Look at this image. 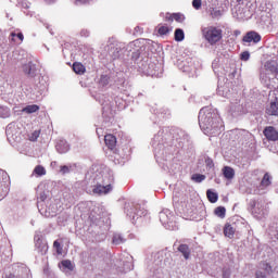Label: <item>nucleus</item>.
I'll return each mask as SVG.
<instances>
[{
  "instance_id": "34",
  "label": "nucleus",
  "mask_w": 278,
  "mask_h": 278,
  "mask_svg": "<svg viewBox=\"0 0 278 278\" xmlns=\"http://www.w3.org/2000/svg\"><path fill=\"white\" fill-rule=\"evenodd\" d=\"M192 7L194 8V10H201V0H193Z\"/></svg>"
},
{
  "instance_id": "35",
  "label": "nucleus",
  "mask_w": 278,
  "mask_h": 278,
  "mask_svg": "<svg viewBox=\"0 0 278 278\" xmlns=\"http://www.w3.org/2000/svg\"><path fill=\"white\" fill-rule=\"evenodd\" d=\"M60 172L62 173V175H66L67 173H71V168H68V166L63 165L60 167Z\"/></svg>"
},
{
  "instance_id": "9",
  "label": "nucleus",
  "mask_w": 278,
  "mask_h": 278,
  "mask_svg": "<svg viewBox=\"0 0 278 278\" xmlns=\"http://www.w3.org/2000/svg\"><path fill=\"white\" fill-rule=\"evenodd\" d=\"M8 180H5L3 174L0 172V197H5L8 194Z\"/></svg>"
},
{
  "instance_id": "17",
  "label": "nucleus",
  "mask_w": 278,
  "mask_h": 278,
  "mask_svg": "<svg viewBox=\"0 0 278 278\" xmlns=\"http://www.w3.org/2000/svg\"><path fill=\"white\" fill-rule=\"evenodd\" d=\"M38 110H40V106H38V104H30L25 106L22 112H24L25 114H34L36 112H38Z\"/></svg>"
},
{
  "instance_id": "10",
  "label": "nucleus",
  "mask_w": 278,
  "mask_h": 278,
  "mask_svg": "<svg viewBox=\"0 0 278 278\" xmlns=\"http://www.w3.org/2000/svg\"><path fill=\"white\" fill-rule=\"evenodd\" d=\"M112 191V185L101 186L98 185L93 188L94 194H108V192Z\"/></svg>"
},
{
  "instance_id": "12",
  "label": "nucleus",
  "mask_w": 278,
  "mask_h": 278,
  "mask_svg": "<svg viewBox=\"0 0 278 278\" xmlns=\"http://www.w3.org/2000/svg\"><path fill=\"white\" fill-rule=\"evenodd\" d=\"M178 251H179V253L182 254L185 260H190L191 251H190V247H188V244H180L178 247Z\"/></svg>"
},
{
  "instance_id": "38",
  "label": "nucleus",
  "mask_w": 278,
  "mask_h": 278,
  "mask_svg": "<svg viewBox=\"0 0 278 278\" xmlns=\"http://www.w3.org/2000/svg\"><path fill=\"white\" fill-rule=\"evenodd\" d=\"M267 275L268 274L266 271H261V270L256 271L255 274L256 278H266Z\"/></svg>"
},
{
  "instance_id": "42",
  "label": "nucleus",
  "mask_w": 278,
  "mask_h": 278,
  "mask_svg": "<svg viewBox=\"0 0 278 278\" xmlns=\"http://www.w3.org/2000/svg\"><path fill=\"white\" fill-rule=\"evenodd\" d=\"M5 278H16L14 274H9Z\"/></svg>"
},
{
  "instance_id": "3",
  "label": "nucleus",
  "mask_w": 278,
  "mask_h": 278,
  "mask_svg": "<svg viewBox=\"0 0 278 278\" xmlns=\"http://www.w3.org/2000/svg\"><path fill=\"white\" fill-rule=\"evenodd\" d=\"M261 41H262V35H260L255 30L248 31L245 36H243L242 38V42L248 45H251V42L253 45H257V42H261Z\"/></svg>"
},
{
  "instance_id": "31",
  "label": "nucleus",
  "mask_w": 278,
  "mask_h": 278,
  "mask_svg": "<svg viewBox=\"0 0 278 278\" xmlns=\"http://www.w3.org/2000/svg\"><path fill=\"white\" fill-rule=\"evenodd\" d=\"M159 34L160 36H166V34H168V31H170V28H168V26L163 25L159 27Z\"/></svg>"
},
{
  "instance_id": "16",
  "label": "nucleus",
  "mask_w": 278,
  "mask_h": 278,
  "mask_svg": "<svg viewBox=\"0 0 278 278\" xmlns=\"http://www.w3.org/2000/svg\"><path fill=\"white\" fill-rule=\"evenodd\" d=\"M73 71L76 75H84V73H86V66L79 62H75L73 64Z\"/></svg>"
},
{
  "instance_id": "22",
  "label": "nucleus",
  "mask_w": 278,
  "mask_h": 278,
  "mask_svg": "<svg viewBox=\"0 0 278 278\" xmlns=\"http://www.w3.org/2000/svg\"><path fill=\"white\" fill-rule=\"evenodd\" d=\"M191 179L195 184H201L202 181H205V175H203V174H193L191 176Z\"/></svg>"
},
{
  "instance_id": "21",
  "label": "nucleus",
  "mask_w": 278,
  "mask_h": 278,
  "mask_svg": "<svg viewBox=\"0 0 278 278\" xmlns=\"http://www.w3.org/2000/svg\"><path fill=\"white\" fill-rule=\"evenodd\" d=\"M214 214H215V216H218V218H225V216L227 214V208H225V206H217L214 210Z\"/></svg>"
},
{
  "instance_id": "1",
  "label": "nucleus",
  "mask_w": 278,
  "mask_h": 278,
  "mask_svg": "<svg viewBox=\"0 0 278 278\" xmlns=\"http://www.w3.org/2000/svg\"><path fill=\"white\" fill-rule=\"evenodd\" d=\"M202 36L208 45H216L223 40V29L216 26H207L202 28Z\"/></svg>"
},
{
  "instance_id": "26",
  "label": "nucleus",
  "mask_w": 278,
  "mask_h": 278,
  "mask_svg": "<svg viewBox=\"0 0 278 278\" xmlns=\"http://www.w3.org/2000/svg\"><path fill=\"white\" fill-rule=\"evenodd\" d=\"M173 16L176 23H184V21H186V15H184L182 13H173Z\"/></svg>"
},
{
  "instance_id": "2",
  "label": "nucleus",
  "mask_w": 278,
  "mask_h": 278,
  "mask_svg": "<svg viewBox=\"0 0 278 278\" xmlns=\"http://www.w3.org/2000/svg\"><path fill=\"white\" fill-rule=\"evenodd\" d=\"M199 123L200 127L207 131H217V129H220V119L212 117L211 113H208V115H200Z\"/></svg>"
},
{
  "instance_id": "13",
  "label": "nucleus",
  "mask_w": 278,
  "mask_h": 278,
  "mask_svg": "<svg viewBox=\"0 0 278 278\" xmlns=\"http://www.w3.org/2000/svg\"><path fill=\"white\" fill-rule=\"evenodd\" d=\"M56 151L59 153H68V151H71V146H68V142L66 141H60L56 144Z\"/></svg>"
},
{
  "instance_id": "15",
  "label": "nucleus",
  "mask_w": 278,
  "mask_h": 278,
  "mask_svg": "<svg viewBox=\"0 0 278 278\" xmlns=\"http://www.w3.org/2000/svg\"><path fill=\"white\" fill-rule=\"evenodd\" d=\"M265 71H268L269 73H278L277 63L275 61H267L264 65Z\"/></svg>"
},
{
  "instance_id": "28",
  "label": "nucleus",
  "mask_w": 278,
  "mask_h": 278,
  "mask_svg": "<svg viewBox=\"0 0 278 278\" xmlns=\"http://www.w3.org/2000/svg\"><path fill=\"white\" fill-rule=\"evenodd\" d=\"M112 242L113 244H123V242H125V239L121 235H114Z\"/></svg>"
},
{
  "instance_id": "40",
  "label": "nucleus",
  "mask_w": 278,
  "mask_h": 278,
  "mask_svg": "<svg viewBox=\"0 0 278 278\" xmlns=\"http://www.w3.org/2000/svg\"><path fill=\"white\" fill-rule=\"evenodd\" d=\"M88 1L90 0H76V5H79V3L80 5H84L85 3H88Z\"/></svg>"
},
{
  "instance_id": "7",
  "label": "nucleus",
  "mask_w": 278,
  "mask_h": 278,
  "mask_svg": "<svg viewBox=\"0 0 278 278\" xmlns=\"http://www.w3.org/2000/svg\"><path fill=\"white\" fill-rule=\"evenodd\" d=\"M35 247L41 255H46L47 251H49V245L47 242L42 241L40 237H38L35 241Z\"/></svg>"
},
{
  "instance_id": "11",
  "label": "nucleus",
  "mask_w": 278,
  "mask_h": 278,
  "mask_svg": "<svg viewBox=\"0 0 278 278\" xmlns=\"http://www.w3.org/2000/svg\"><path fill=\"white\" fill-rule=\"evenodd\" d=\"M223 175L226 179H233V177H236V170L233 169V167H229V166H225L223 168Z\"/></svg>"
},
{
  "instance_id": "24",
  "label": "nucleus",
  "mask_w": 278,
  "mask_h": 278,
  "mask_svg": "<svg viewBox=\"0 0 278 278\" xmlns=\"http://www.w3.org/2000/svg\"><path fill=\"white\" fill-rule=\"evenodd\" d=\"M261 268H262L263 270H265V273H266L267 275H270V273H273V266H271L270 264H268L267 262L261 263Z\"/></svg>"
},
{
  "instance_id": "30",
  "label": "nucleus",
  "mask_w": 278,
  "mask_h": 278,
  "mask_svg": "<svg viewBox=\"0 0 278 278\" xmlns=\"http://www.w3.org/2000/svg\"><path fill=\"white\" fill-rule=\"evenodd\" d=\"M210 14L212 18H218V16H222L223 13L220 12V10L212 8L210 9Z\"/></svg>"
},
{
  "instance_id": "8",
  "label": "nucleus",
  "mask_w": 278,
  "mask_h": 278,
  "mask_svg": "<svg viewBox=\"0 0 278 278\" xmlns=\"http://www.w3.org/2000/svg\"><path fill=\"white\" fill-rule=\"evenodd\" d=\"M104 142L105 146L108 147V149H110L111 151H113V149H116V136L112 135V134H108L104 136Z\"/></svg>"
},
{
  "instance_id": "32",
  "label": "nucleus",
  "mask_w": 278,
  "mask_h": 278,
  "mask_svg": "<svg viewBox=\"0 0 278 278\" xmlns=\"http://www.w3.org/2000/svg\"><path fill=\"white\" fill-rule=\"evenodd\" d=\"M63 268H67L68 270H73V263L71 261L65 260L61 262Z\"/></svg>"
},
{
  "instance_id": "39",
  "label": "nucleus",
  "mask_w": 278,
  "mask_h": 278,
  "mask_svg": "<svg viewBox=\"0 0 278 278\" xmlns=\"http://www.w3.org/2000/svg\"><path fill=\"white\" fill-rule=\"evenodd\" d=\"M165 21H166V22H169V23H173V21H174L173 13H172V14H170V13H166V15H165Z\"/></svg>"
},
{
  "instance_id": "36",
  "label": "nucleus",
  "mask_w": 278,
  "mask_h": 278,
  "mask_svg": "<svg viewBox=\"0 0 278 278\" xmlns=\"http://www.w3.org/2000/svg\"><path fill=\"white\" fill-rule=\"evenodd\" d=\"M5 116H8V110H5L3 106H0V117L5 118Z\"/></svg>"
},
{
  "instance_id": "37",
  "label": "nucleus",
  "mask_w": 278,
  "mask_h": 278,
  "mask_svg": "<svg viewBox=\"0 0 278 278\" xmlns=\"http://www.w3.org/2000/svg\"><path fill=\"white\" fill-rule=\"evenodd\" d=\"M250 58L251 54L249 52L245 51L241 53V60H243L244 62H247Z\"/></svg>"
},
{
  "instance_id": "41",
  "label": "nucleus",
  "mask_w": 278,
  "mask_h": 278,
  "mask_svg": "<svg viewBox=\"0 0 278 278\" xmlns=\"http://www.w3.org/2000/svg\"><path fill=\"white\" fill-rule=\"evenodd\" d=\"M47 194L45 192L40 193V201H46Z\"/></svg>"
},
{
  "instance_id": "25",
  "label": "nucleus",
  "mask_w": 278,
  "mask_h": 278,
  "mask_svg": "<svg viewBox=\"0 0 278 278\" xmlns=\"http://www.w3.org/2000/svg\"><path fill=\"white\" fill-rule=\"evenodd\" d=\"M38 138H40V130H34L29 136H28V140L30 142H36V140H38Z\"/></svg>"
},
{
  "instance_id": "14",
  "label": "nucleus",
  "mask_w": 278,
  "mask_h": 278,
  "mask_svg": "<svg viewBox=\"0 0 278 278\" xmlns=\"http://www.w3.org/2000/svg\"><path fill=\"white\" fill-rule=\"evenodd\" d=\"M235 233H236V228H233L231 224H226L224 226V236H226V238H233Z\"/></svg>"
},
{
  "instance_id": "27",
  "label": "nucleus",
  "mask_w": 278,
  "mask_h": 278,
  "mask_svg": "<svg viewBox=\"0 0 278 278\" xmlns=\"http://www.w3.org/2000/svg\"><path fill=\"white\" fill-rule=\"evenodd\" d=\"M11 38L13 40V42H16V39L17 38L20 40V42H23V40L25 39V36H23V33H11Z\"/></svg>"
},
{
  "instance_id": "19",
  "label": "nucleus",
  "mask_w": 278,
  "mask_h": 278,
  "mask_svg": "<svg viewBox=\"0 0 278 278\" xmlns=\"http://www.w3.org/2000/svg\"><path fill=\"white\" fill-rule=\"evenodd\" d=\"M206 197L210 203H216L218 201V193L212 191V189L206 191Z\"/></svg>"
},
{
  "instance_id": "29",
  "label": "nucleus",
  "mask_w": 278,
  "mask_h": 278,
  "mask_svg": "<svg viewBox=\"0 0 278 278\" xmlns=\"http://www.w3.org/2000/svg\"><path fill=\"white\" fill-rule=\"evenodd\" d=\"M181 212L182 214H189L190 213V203H188V201H184L181 202Z\"/></svg>"
},
{
  "instance_id": "23",
  "label": "nucleus",
  "mask_w": 278,
  "mask_h": 278,
  "mask_svg": "<svg viewBox=\"0 0 278 278\" xmlns=\"http://www.w3.org/2000/svg\"><path fill=\"white\" fill-rule=\"evenodd\" d=\"M35 175H38L39 177H42V175H47V169L42 167V165H37L34 169Z\"/></svg>"
},
{
  "instance_id": "20",
  "label": "nucleus",
  "mask_w": 278,
  "mask_h": 278,
  "mask_svg": "<svg viewBox=\"0 0 278 278\" xmlns=\"http://www.w3.org/2000/svg\"><path fill=\"white\" fill-rule=\"evenodd\" d=\"M174 38L176 42H181L184 38H186V34L184 33V29L177 28L174 34Z\"/></svg>"
},
{
  "instance_id": "18",
  "label": "nucleus",
  "mask_w": 278,
  "mask_h": 278,
  "mask_svg": "<svg viewBox=\"0 0 278 278\" xmlns=\"http://www.w3.org/2000/svg\"><path fill=\"white\" fill-rule=\"evenodd\" d=\"M273 181H270V174L265 173L261 180V188H268Z\"/></svg>"
},
{
  "instance_id": "4",
  "label": "nucleus",
  "mask_w": 278,
  "mask_h": 278,
  "mask_svg": "<svg viewBox=\"0 0 278 278\" xmlns=\"http://www.w3.org/2000/svg\"><path fill=\"white\" fill-rule=\"evenodd\" d=\"M263 135L268 140V142H277L278 131L274 126H266L263 130Z\"/></svg>"
},
{
  "instance_id": "43",
  "label": "nucleus",
  "mask_w": 278,
  "mask_h": 278,
  "mask_svg": "<svg viewBox=\"0 0 278 278\" xmlns=\"http://www.w3.org/2000/svg\"><path fill=\"white\" fill-rule=\"evenodd\" d=\"M242 0H237V3H240Z\"/></svg>"
},
{
  "instance_id": "6",
  "label": "nucleus",
  "mask_w": 278,
  "mask_h": 278,
  "mask_svg": "<svg viewBox=\"0 0 278 278\" xmlns=\"http://www.w3.org/2000/svg\"><path fill=\"white\" fill-rule=\"evenodd\" d=\"M23 73H25L28 77H36V64L34 62H28L22 66Z\"/></svg>"
},
{
  "instance_id": "33",
  "label": "nucleus",
  "mask_w": 278,
  "mask_h": 278,
  "mask_svg": "<svg viewBox=\"0 0 278 278\" xmlns=\"http://www.w3.org/2000/svg\"><path fill=\"white\" fill-rule=\"evenodd\" d=\"M53 247H54V249H56L58 255H62V244H60L59 241H54Z\"/></svg>"
},
{
  "instance_id": "5",
  "label": "nucleus",
  "mask_w": 278,
  "mask_h": 278,
  "mask_svg": "<svg viewBox=\"0 0 278 278\" xmlns=\"http://www.w3.org/2000/svg\"><path fill=\"white\" fill-rule=\"evenodd\" d=\"M267 116H278V98H275L265 109Z\"/></svg>"
}]
</instances>
